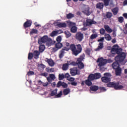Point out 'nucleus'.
<instances>
[{"instance_id":"obj_1","label":"nucleus","mask_w":127,"mask_h":127,"mask_svg":"<svg viewBox=\"0 0 127 127\" xmlns=\"http://www.w3.org/2000/svg\"><path fill=\"white\" fill-rule=\"evenodd\" d=\"M69 50H71L73 55L77 56L82 52V46H81L80 44L75 45L74 44H71L70 45V48L64 47L61 51H60L59 55L60 59H62L63 57H64L65 51H69Z\"/></svg>"},{"instance_id":"obj_2","label":"nucleus","mask_w":127,"mask_h":127,"mask_svg":"<svg viewBox=\"0 0 127 127\" xmlns=\"http://www.w3.org/2000/svg\"><path fill=\"white\" fill-rule=\"evenodd\" d=\"M107 87L108 88H114L115 90H122V89H124V86L120 85L119 81L110 82L107 84Z\"/></svg>"},{"instance_id":"obj_3","label":"nucleus","mask_w":127,"mask_h":127,"mask_svg":"<svg viewBox=\"0 0 127 127\" xmlns=\"http://www.w3.org/2000/svg\"><path fill=\"white\" fill-rule=\"evenodd\" d=\"M122 51H120L119 54H117L118 56L115 58V61H118L119 63H121L126 59L127 55H126L125 53L123 52Z\"/></svg>"},{"instance_id":"obj_4","label":"nucleus","mask_w":127,"mask_h":127,"mask_svg":"<svg viewBox=\"0 0 127 127\" xmlns=\"http://www.w3.org/2000/svg\"><path fill=\"white\" fill-rule=\"evenodd\" d=\"M52 42V39L51 38H48V36L45 35L43 37L38 39V43L39 44L41 45L43 43H48Z\"/></svg>"},{"instance_id":"obj_5","label":"nucleus","mask_w":127,"mask_h":127,"mask_svg":"<svg viewBox=\"0 0 127 127\" xmlns=\"http://www.w3.org/2000/svg\"><path fill=\"white\" fill-rule=\"evenodd\" d=\"M103 77L101 78V81L103 83H110L111 82V77H112V74L110 73H105L104 74Z\"/></svg>"},{"instance_id":"obj_6","label":"nucleus","mask_w":127,"mask_h":127,"mask_svg":"<svg viewBox=\"0 0 127 127\" xmlns=\"http://www.w3.org/2000/svg\"><path fill=\"white\" fill-rule=\"evenodd\" d=\"M75 38L77 41L81 42V41H83V39H84V34L81 32H78L75 34Z\"/></svg>"},{"instance_id":"obj_7","label":"nucleus","mask_w":127,"mask_h":127,"mask_svg":"<svg viewBox=\"0 0 127 127\" xmlns=\"http://www.w3.org/2000/svg\"><path fill=\"white\" fill-rule=\"evenodd\" d=\"M120 51H123V50L122 49H119L118 45L113 46L112 49H111L112 54H120Z\"/></svg>"},{"instance_id":"obj_8","label":"nucleus","mask_w":127,"mask_h":127,"mask_svg":"<svg viewBox=\"0 0 127 127\" xmlns=\"http://www.w3.org/2000/svg\"><path fill=\"white\" fill-rule=\"evenodd\" d=\"M70 70L71 76H76V75H80L81 74V71L78 69L77 67L70 68Z\"/></svg>"},{"instance_id":"obj_9","label":"nucleus","mask_w":127,"mask_h":127,"mask_svg":"<svg viewBox=\"0 0 127 127\" xmlns=\"http://www.w3.org/2000/svg\"><path fill=\"white\" fill-rule=\"evenodd\" d=\"M97 63H99L98 66L99 67H102V66H104L105 64H107V60L104 59L103 58H98L97 61Z\"/></svg>"},{"instance_id":"obj_10","label":"nucleus","mask_w":127,"mask_h":127,"mask_svg":"<svg viewBox=\"0 0 127 127\" xmlns=\"http://www.w3.org/2000/svg\"><path fill=\"white\" fill-rule=\"evenodd\" d=\"M63 87V88H67L68 87V84L67 83L62 81H59L57 84V88H60V87Z\"/></svg>"},{"instance_id":"obj_11","label":"nucleus","mask_w":127,"mask_h":127,"mask_svg":"<svg viewBox=\"0 0 127 127\" xmlns=\"http://www.w3.org/2000/svg\"><path fill=\"white\" fill-rule=\"evenodd\" d=\"M32 24V21L31 20L27 19V21L24 23L23 27L24 28H27L30 27Z\"/></svg>"},{"instance_id":"obj_12","label":"nucleus","mask_w":127,"mask_h":127,"mask_svg":"<svg viewBox=\"0 0 127 127\" xmlns=\"http://www.w3.org/2000/svg\"><path fill=\"white\" fill-rule=\"evenodd\" d=\"M97 24V22L94 21L93 19H87L86 20V25L87 26H90V25H92V24Z\"/></svg>"},{"instance_id":"obj_13","label":"nucleus","mask_w":127,"mask_h":127,"mask_svg":"<svg viewBox=\"0 0 127 127\" xmlns=\"http://www.w3.org/2000/svg\"><path fill=\"white\" fill-rule=\"evenodd\" d=\"M120 62L119 61H116L115 62L113 63L112 64V67L114 70H116V69H117L118 68H119L120 67Z\"/></svg>"},{"instance_id":"obj_14","label":"nucleus","mask_w":127,"mask_h":127,"mask_svg":"<svg viewBox=\"0 0 127 127\" xmlns=\"http://www.w3.org/2000/svg\"><path fill=\"white\" fill-rule=\"evenodd\" d=\"M47 61L46 62H47V63L49 64V66H51V67H53V66H54V65L55 64V63L54 62V61H53V60H52V59H48L47 58Z\"/></svg>"},{"instance_id":"obj_15","label":"nucleus","mask_w":127,"mask_h":127,"mask_svg":"<svg viewBox=\"0 0 127 127\" xmlns=\"http://www.w3.org/2000/svg\"><path fill=\"white\" fill-rule=\"evenodd\" d=\"M33 55L35 59H38L39 55H40V52L37 50L34 51Z\"/></svg>"},{"instance_id":"obj_16","label":"nucleus","mask_w":127,"mask_h":127,"mask_svg":"<svg viewBox=\"0 0 127 127\" xmlns=\"http://www.w3.org/2000/svg\"><path fill=\"white\" fill-rule=\"evenodd\" d=\"M57 26H58V27H60V28H62V27L65 28L67 27V24L65 23H61L60 22H57Z\"/></svg>"},{"instance_id":"obj_17","label":"nucleus","mask_w":127,"mask_h":127,"mask_svg":"<svg viewBox=\"0 0 127 127\" xmlns=\"http://www.w3.org/2000/svg\"><path fill=\"white\" fill-rule=\"evenodd\" d=\"M115 71L116 76H121L122 74V68H121V67L116 68L115 69Z\"/></svg>"},{"instance_id":"obj_18","label":"nucleus","mask_w":127,"mask_h":127,"mask_svg":"<svg viewBox=\"0 0 127 127\" xmlns=\"http://www.w3.org/2000/svg\"><path fill=\"white\" fill-rule=\"evenodd\" d=\"M104 28L108 33H112V32H113V30L110 27V26H109V25H105Z\"/></svg>"},{"instance_id":"obj_19","label":"nucleus","mask_w":127,"mask_h":127,"mask_svg":"<svg viewBox=\"0 0 127 127\" xmlns=\"http://www.w3.org/2000/svg\"><path fill=\"white\" fill-rule=\"evenodd\" d=\"M96 8L98 9H103L104 8V3L103 2H98L96 5Z\"/></svg>"},{"instance_id":"obj_20","label":"nucleus","mask_w":127,"mask_h":127,"mask_svg":"<svg viewBox=\"0 0 127 127\" xmlns=\"http://www.w3.org/2000/svg\"><path fill=\"white\" fill-rule=\"evenodd\" d=\"M83 12L87 16L90 15L91 13V12H90V7H87L85 8Z\"/></svg>"},{"instance_id":"obj_21","label":"nucleus","mask_w":127,"mask_h":127,"mask_svg":"<svg viewBox=\"0 0 127 127\" xmlns=\"http://www.w3.org/2000/svg\"><path fill=\"white\" fill-rule=\"evenodd\" d=\"M90 90L93 92H96L99 90V86L96 85H92L90 87Z\"/></svg>"},{"instance_id":"obj_22","label":"nucleus","mask_w":127,"mask_h":127,"mask_svg":"<svg viewBox=\"0 0 127 127\" xmlns=\"http://www.w3.org/2000/svg\"><path fill=\"white\" fill-rule=\"evenodd\" d=\"M104 48V43H99L98 48L96 49V51H99Z\"/></svg>"},{"instance_id":"obj_23","label":"nucleus","mask_w":127,"mask_h":127,"mask_svg":"<svg viewBox=\"0 0 127 127\" xmlns=\"http://www.w3.org/2000/svg\"><path fill=\"white\" fill-rule=\"evenodd\" d=\"M104 37V38L106 40H107V41H111V40H112V37L111 36V35L109 34H105Z\"/></svg>"},{"instance_id":"obj_24","label":"nucleus","mask_w":127,"mask_h":127,"mask_svg":"<svg viewBox=\"0 0 127 127\" xmlns=\"http://www.w3.org/2000/svg\"><path fill=\"white\" fill-rule=\"evenodd\" d=\"M58 91V89L56 88L55 90H52L51 91V93H50V95L51 96V97H53V96H55L57 94V92Z\"/></svg>"},{"instance_id":"obj_25","label":"nucleus","mask_w":127,"mask_h":127,"mask_svg":"<svg viewBox=\"0 0 127 127\" xmlns=\"http://www.w3.org/2000/svg\"><path fill=\"white\" fill-rule=\"evenodd\" d=\"M97 37H98V33H95L94 34H92L90 36L89 39L90 40H94V39H96V38H97Z\"/></svg>"},{"instance_id":"obj_26","label":"nucleus","mask_w":127,"mask_h":127,"mask_svg":"<svg viewBox=\"0 0 127 127\" xmlns=\"http://www.w3.org/2000/svg\"><path fill=\"white\" fill-rule=\"evenodd\" d=\"M84 83L85 84H86L87 86H92V80L88 78V79H86L84 81Z\"/></svg>"},{"instance_id":"obj_27","label":"nucleus","mask_w":127,"mask_h":127,"mask_svg":"<svg viewBox=\"0 0 127 127\" xmlns=\"http://www.w3.org/2000/svg\"><path fill=\"white\" fill-rule=\"evenodd\" d=\"M85 59V55L79 57V58L77 60L76 63H82V61Z\"/></svg>"},{"instance_id":"obj_28","label":"nucleus","mask_w":127,"mask_h":127,"mask_svg":"<svg viewBox=\"0 0 127 127\" xmlns=\"http://www.w3.org/2000/svg\"><path fill=\"white\" fill-rule=\"evenodd\" d=\"M112 11L114 15H117L118 14V13L119 12V8L115 7V8L112 9Z\"/></svg>"},{"instance_id":"obj_29","label":"nucleus","mask_w":127,"mask_h":127,"mask_svg":"<svg viewBox=\"0 0 127 127\" xmlns=\"http://www.w3.org/2000/svg\"><path fill=\"white\" fill-rule=\"evenodd\" d=\"M55 47H57V48H58L59 49H61V48L63 47V44H62L61 42H57L55 44Z\"/></svg>"},{"instance_id":"obj_30","label":"nucleus","mask_w":127,"mask_h":127,"mask_svg":"<svg viewBox=\"0 0 127 127\" xmlns=\"http://www.w3.org/2000/svg\"><path fill=\"white\" fill-rule=\"evenodd\" d=\"M112 16H113V13L111 12H107L106 14L105 17V18H111Z\"/></svg>"},{"instance_id":"obj_31","label":"nucleus","mask_w":127,"mask_h":127,"mask_svg":"<svg viewBox=\"0 0 127 127\" xmlns=\"http://www.w3.org/2000/svg\"><path fill=\"white\" fill-rule=\"evenodd\" d=\"M88 79L90 80V81H94V80H96V78H95V74H90L88 76Z\"/></svg>"},{"instance_id":"obj_32","label":"nucleus","mask_w":127,"mask_h":127,"mask_svg":"<svg viewBox=\"0 0 127 127\" xmlns=\"http://www.w3.org/2000/svg\"><path fill=\"white\" fill-rule=\"evenodd\" d=\"M70 88L65 89L63 91L64 95V96H66V95H68V94H69V93H70Z\"/></svg>"},{"instance_id":"obj_33","label":"nucleus","mask_w":127,"mask_h":127,"mask_svg":"<svg viewBox=\"0 0 127 127\" xmlns=\"http://www.w3.org/2000/svg\"><path fill=\"white\" fill-rule=\"evenodd\" d=\"M39 49L40 52H41V53L43 52V51H44V50H45V46L44 45H40V46L39 47Z\"/></svg>"},{"instance_id":"obj_34","label":"nucleus","mask_w":127,"mask_h":127,"mask_svg":"<svg viewBox=\"0 0 127 127\" xmlns=\"http://www.w3.org/2000/svg\"><path fill=\"white\" fill-rule=\"evenodd\" d=\"M94 76H95V80H98V79H100V78L102 77V75H101V73L99 72H96L94 73Z\"/></svg>"},{"instance_id":"obj_35","label":"nucleus","mask_w":127,"mask_h":127,"mask_svg":"<svg viewBox=\"0 0 127 127\" xmlns=\"http://www.w3.org/2000/svg\"><path fill=\"white\" fill-rule=\"evenodd\" d=\"M74 15L71 13H69L68 14H66V18L67 19H71V18H73L74 17Z\"/></svg>"},{"instance_id":"obj_36","label":"nucleus","mask_w":127,"mask_h":127,"mask_svg":"<svg viewBox=\"0 0 127 127\" xmlns=\"http://www.w3.org/2000/svg\"><path fill=\"white\" fill-rule=\"evenodd\" d=\"M78 65L79 69H84V67H85V65L83 63H76Z\"/></svg>"},{"instance_id":"obj_37","label":"nucleus","mask_w":127,"mask_h":127,"mask_svg":"<svg viewBox=\"0 0 127 127\" xmlns=\"http://www.w3.org/2000/svg\"><path fill=\"white\" fill-rule=\"evenodd\" d=\"M65 79V76L64 75V73H60L59 74V80L60 81H61L62 80H64Z\"/></svg>"},{"instance_id":"obj_38","label":"nucleus","mask_w":127,"mask_h":127,"mask_svg":"<svg viewBox=\"0 0 127 127\" xmlns=\"http://www.w3.org/2000/svg\"><path fill=\"white\" fill-rule=\"evenodd\" d=\"M70 31L72 33H76L77 32V27L73 26L70 29Z\"/></svg>"},{"instance_id":"obj_39","label":"nucleus","mask_w":127,"mask_h":127,"mask_svg":"<svg viewBox=\"0 0 127 127\" xmlns=\"http://www.w3.org/2000/svg\"><path fill=\"white\" fill-rule=\"evenodd\" d=\"M64 34L65 35V37L66 38H69V37H70V36H71V33H70L69 31H64Z\"/></svg>"},{"instance_id":"obj_40","label":"nucleus","mask_w":127,"mask_h":127,"mask_svg":"<svg viewBox=\"0 0 127 127\" xmlns=\"http://www.w3.org/2000/svg\"><path fill=\"white\" fill-rule=\"evenodd\" d=\"M99 32L101 35H105L106 34V30L104 28H101L99 30Z\"/></svg>"},{"instance_id":"obj_41","label":"nucleus","mask_w":127,"mask_h":127,"mask_svg":"<svg viewBox=\"0 0 127 127\" xmlns=\"http://www.w3.org/2000/svg\"><path fill=\"white\" fill-rule=\"evenodd\" d=\"M124 20H125V19H124V17L123 16H120L118 18V21L120 23H123V22H124Z\"/></svg>"},{"instance_id":"obj_42","label":"nucleus","mask_w":127,"mask_h":127,"mask_svg":"<svg viewBox=\"0 0 127 127\" xmlns=\"http://www.w3.org/2000/svg\"><path fill=\"white\" fill-rule=\"evenodd\" d=\"M68 69V64H64L63 65V70L64 71Z\"/></svg>"},{"instance_id":"obj_43","label":"nucleus","mask_w":127,"mask_h":127,"mask_svg":"<svg viewBox=\"0 0 127 127\" xmlns=\"http://www.w3.org/2000/svg\"><path fill=\"white\" fill-rule=\"evenodd\" d=\"M33 58V54L32 53H29L28 54V60H32Z\"/></svg>"},{"instance_id":"obj_44","label":"nucleus","mask_w":127,"mask_h":127,"mask_svg":"<svg viewBox=\"0 0 127 127\" xmlns=\"http://www.w3.org/2000/svg\"><path fill=\"white\" fill-rule=\"evenodd\" d=\"M103 2L104 5L105 6H108V5H109V3H110V0H104Z\"/></svg>"},{"instance_id":"obj_45","label":"nucleus","mask_w":127,"mask_h":127,"mask_svg":"<svg viewBox=\"0 0 127 127\" xmlns=\"http://www.w3.org/2000/svg\"><path fill=\"white\" fill-rule=\"evenodd\" d=\"M63 95V93H62V91H61L59 94L56 95L55 98H61V96Z\"/></svg>"},{"instance_id":"obj_46","label":"nucleus","mask_w":127,"mask_h":127,"mask_svg":"<svg viewBox=\"0 0 127 127\" xmlns=\"http://www.w3.org/2000/svg\"><path fill=\"white\" fill-rule=\"evenodd\" d=\"M56 35H57L56 31H54L50 34V36H51V37H54V36H56Z\"/></svg>"},{"instance_id":"obj_47","label":"nucleus","mask_w":127,"mask_h":127,"mask_svg":"<svg viewBox=\"0 0 127 127\" xmlns=\"http://www.w3.org/2000/svg\"><path fill=\"white\" fill-rule=\"evenodd\" d=\"M38 31L36 29H32V31L30 32V34H37Z\"/></svg>"},{"instance_id":"obj_48","label":"nucleus","mask_w":127,"mask_h":127,"mask_svg":"<svg viewBox=\"0 0 127 127\" xmlns=\"http://www.w3.org/2000/svg\"><path fill=\"white\" fill-rule=\"evenodd\" d=\"M62 40V37H61V36H58L57 37L56 41L57 42H61V41Z\"/></svg>"},{"instance_id":"obj_49","label":"nucleus","mask_w":127,"mask_h":127,"mask_svg":"<svg viewBox=\"0 0 127 127\" xmlns=\"http://www.w3.org/2000/svg\"><path fill=\"white\" fill-rule=\"evenodd\" d=\"M49 76L51 78V79L52 80H54V79H55V74H49Z\"/></svg>"},{"instance_id":"obj_50","label":"nucleus","mask_w":127,"mask_h":127,"mask_svg":"<svg viewBox=\"0 0 127 127\" xmlns=\"http://www.w3.org/2000/svg\"><path fill=\"white\" fill-rule=\"evenodd\" d=\"M38 67H40L41 68H42V69H44V68H46V65L43 64H38Z\"/></svg>"},{"instance_id":"obj_51","label":"nucleus","mask_w":127,"mask_h":127,"mask_svg":"<svg viewBox=\"0 0 127 127\" xmlns=\"http://www.w3.org/2000/svg\"><path fill=\"white\" fill-rule=\"evenodd\" d=\"M99 90H100L101 92H106V91H107V89L105 87H100Z\"/></svg>"},{"instance_id":"obj_52","label":"nucleus","mask_w":127,"mask_h":127,"mask_svg":"<svg viewBox=\"0 0 127 127\" xmlns=\"http://www.w3.org/2000/svg\"><path fill=\"white\" fill-rule=\"evenodd\" d=\"M70 85H71L72 86H77V85H78V83H77V82L76 81H72L70 83Z\"/></svg>"},{"instance_id":"obj_53","label":"nucleus","mask_w":127,"mask_h":127,"mask_svg":"<svg viewBox=\"0 0 127 127\" xmlns=\"http://www.w3.org/2000/svg\"><path fill=\"white\" fill-rule=\"evenodd\" d=\"M28 76H31L32 75H34V72L32 71H29L27 72Z\"/></svg>"},{"instance_id":"obj_54","label":"nucleus","mask_w":127,"mask_h":127,"mask_svg":"<svg viewBox=\"0 0 127 127\" xmlns=\"http://www.w3.org/2000/svg\"><path fill=\"white\" fill-rule=\"evenodd\" d=\"M67 80L68 81H69V82H74V81H75V78L70 76Z\"/></svg>"},{"instance_id":"obj_55","label":"nucleus","mask_w":127,"mask_h":127,"mask_svg":"<svg viewBox=\"0 0 127 127\" xmlns=\"http://www.w3.org/2000/svg\"><path fill=\"white\" fill-rule=\"evenodd\" d=\"M105 40V38L104 37H101L100 39L98 40L97 41L98 42H104Z\"/></svg>"},{"instance_id":"obj_56","label":"nucleus","mask_w":127,"mask_h":127,"mask_svg":"<svg viewBox=\"0 0 127 127\" xmlns=\"http://www.w3.org/2000/svg\"><path fill=\"white\" fill-rule=\"evenodd\" d=\"M56 31L57 32V35L61 34V33H63V31L62 30H56Z\"/></svg>"},{"instance_id":"obj_57","label":"nucleus","mask_w":127,"mask_h":127,"mask_svg":"<svg viewBox=\"0 0 127 127\" xmlns=\"http://www.w3.org/2000/svg\"><path fill=\"white\" fill-rule=\"evenodd\" d=\"M70 77V74L69 73H66L64 75V78H66L67 80Z\"/></svg>"},{"instance_id":"obj_58","label":"nucleus","mask_w":127,"mask_h":127,"mask_svg":"<svg viewBox=\"0 0 127 127\" xmlns=\"http://www.w3.org/2000/svg\"><path fill=\"white\" fill-rule=\"evenodd\" d=\"M86 54L88 55H90V53H91V51L90 50V49H87L85 50Z\"/></svg>"},{"instance_id":"obj_59","label":"nucleus","mask_w":127,"mask_h":127,"mask_svg":"<svg viewBox=\"0 0 127 127\" xmlns=\"http://www.w3.org/2000/svg\"><path fill=\"white\" fill-rule=\"evenodd\" d=\"M41 76H43L44 77H47L48 76V73L46 72H44L41 74Z\"/></svg>"},{"instance_id":"obj_60","label":"nucleus","mask_w":127,"mask_h":127,"mask_svg":"<svg viewBox=\"0 0 127 127\" xmlns=\"http://www.w3.org/2000/svg\"><path fill=\"white\" fill-rule=\"evenodd\" d=\"M64 44L65 45L66 47H68V48H70V43H68V42H64Z\"/></svg>"},{"instance_id":"obj_61","label":"nucleus","mask_w":127,"mask_h":127,"mask_svg":"<svg viewBox=\"0 0 127 127\" xmlns=\"http://www.w3.org/2000/svg\"><path fill=\"white\" fill-rule=\"evenodd\" d=\"M58 50H59V49L56 47L53 48V52H56V51H58Z\"/></svg>"},{"instance_id":"obj_62","label":"nucleus","mask_w":127,"mask_h":127,"mask_svg":"<svg viewBox=\"0 0 127 127\" xmlns=\"http://www.w3.org/2000/svg\"><path fill=\"white\" fill-rule=\"evenodd\" d=\"M47 80L48 81V82H49L50 83L51 82H52V79H51V77H50V76H48L47 78Z\"/></svg>"},{"instance_id":"obj_63","label":"nucleus","mask_w":127,"mask_h":127,"mask_svg":"<svg viewBox=\"0 0 127 127\" xmlns=\"http://www.w3.org/2000/svg\"><path fill=\"white\" fill-rule=\"evenodd\" d=\"M123 16H124V17H125V18H126V19H127V13H123Z\"/></svg>"},{"instance_id":"obj_64","label":"nucleus","mask_w":127,"mask_h":127,"mask_svg":"<svg viewBox=\"0 0 127 127\" xmlns=\"http://www.w3.org/2000/svg\"><path fill=\"white\" fill-rule=\"evenodd\" d=\"M124 5H127V0H125L123 2Z\"/></svg>"}]
</instances>
